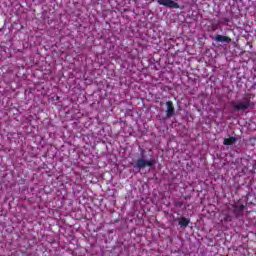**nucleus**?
<instances>
[{
  "label": "nucleus",
  "instance_id": "1",
  "mask_svg": "<svg viewBox=\"0 0 256 256\" xmlns=\"http://www.w3.org/2000/svg\"><path fill=\"white\" fill-rule=\"evenodd\" d=\"M232 108L234 111H247V109H255V103L251 102V99L245 98L244 100L233 102Z\"/></svg>",
  "mask_w": 256,
  "mask_h": 256
},
{
  "label": "nucleus",
  "instance_id": "2",
  "mask_svg": "<svg viewBox=\"0 0 256 256\" xmlns=\"http://www.w3.org/2000/svg\"><path fill=\"white\" fill-rule=\"evenodd\" d=\"M155 165V159L151 158L149 160L145 159L144 157H141L136 162V167L138 169H145V167H153Z\"/></svg>",
  "mask_w": 256,
  "mask_h": 256
},
{
  "label": "nucleus",
  "instance_id": "3",
  "mask_svg": "<svg viewBox=\"0 0 256 256\" xmlns=\"http://www.w3.org/2000/svg\"><path fill=\"white\" fill-rule=\"evenodd\" d=\"M158 5L168 7V9H179V3L173 0H157Z\"/></svg>",
  "mask_w": 256,
  "mask_h": 256
},
{
  "label": "nucleus",
  "instance_id": "4",
  "mask_svg": "<svg viewBox=\"0 0 256 256\" xmlns=\"http://www.w3.org/2000/svg\"><path fill=\"white\" fill-rule=\"evenodd\" d=\"M175 115V106L173 105L172 101H167L166 102V117L168 119H171Z\"/></svg>",
  "mask_w": 256,
  "mask_h": 256
},
{
  "label": "nucleus",
  "instance_id": "5",
  "mask_svg": "<svg viewBox=\"0 0 256 256\" xmlns=\"http://www.w3.org/2000/svg\"><path fill=\"white\" fill-rule=\"evenodd\" d=\"M214 40L216 43H231V38L228 36H223V35H216Z\"/></svg>",
  "mask_w": 256,
  "mask_h": 256
},
{
  "label": "nucleus",
  "instance_id": "6",
  "mask_svg": "<svg viewBox=\"0 0 256 256\" xmlns=\"http://www.w3.org/2000/svg\"><path fill=\"white\" fill-rule=\"evenodd\" d=\"M235 143H237V138L229 137V138H224L223 145H235Z\"/></svg>",
  "mask_w": 256,
  "mask_h": 256
},
{
  "label": "nucleus",
  "instance_id": "7",
  "mask_svg": "<svg viewBox=\"0 0 256 256\" xmlns=\"http://www.w3.org/2000/svg\"><path fill=\"white\" fill-rule=\"evenodd\" d=\"M178 225H180V227H187L189 225V219L187 218H182L179 220Z\"/></svg>",
  "mask_w": 256,
  "mask_h": 256
},
{
  "label": "nucleus",
  "instance_id": "8",
  "mask_svg": "<svg viewBox=\"0 0 256 256\" xmlns=\"http://www.w3.org/2000/svg\"><path fill=\"white\" fill-rule=\"evenodd\" d=\"M243 209H245V205H243V204H239V205H236L235 207H234V211L235 212H241V211H243Z\"/></svg>",
  "mask_w": 256,
  "mask_h": 256
}]
</instances>
